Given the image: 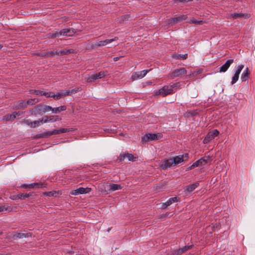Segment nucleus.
I'll return each mask as SVG.
<instances>
[{
  "label": "nucleus",
  "mask_w": 255,
  "mask_h": 255,
  "mask_svg": "<svg viewBox=\"0 0 255 255\" xmlns=\"http://www.w3.org/2000/svg\"><path fill=\"white\" fill-rule=\"evenodd\" d=\"M2 232L1 231H0V235H2Z\"/></svg>",
  "instance_id": "obj_60"
},
{
  "label": "nucleus",
  "mask_w": 255,
  "mask_h": 255,
  "mask_svg": "<svg viewBox=\"0 0 255 255\" xmlns=\"http://www.w3.org/2000/svg\"><path fill=\"white\" fill-rule=\"evenodd\" d=\"M43 121L41 120V118L39 119L37 121H35L33 122V128H36L40 126L41 124H43Z\"/></svg>",
  "instance_id": "obj_37"
},
{
  "label": "nucleus",
  "mask_w": 255,
  "mask_h": 255,
  "mask_svg": "<svg viewBox=\"0 0 255 255\" xmlns=\"http://www.w3.org/2000/svg\"><path fill=\"white\" fill-rule=\"evenodd\" d=\"M43 187L44 185L42 183H34L28 184V188H41Z\"/></svg>",
  "instance_id": "obj_29"
},
{
  "label": "nucleus",
  "mask_w": 255,
  "mask_h": 255,
  "mask_svg": "<svg viewBox=\"0 0 255 255\" xmlns=\"http://www.w3.org/2000/svg\"><path fill=\"white\" fill-rule=\"evenodd\" d=\"M53 94L52 92H46L42 91V96H44L47 98L52 97L53 98Z\"/></svg>",
  "instance_id": "obj_46"
},
{
  "label": "nucleus",
  "mask_w": 255,
  "mask_h": 255,
  "mask_svg": "<svg viewBox=\"0 0 255 255\" xmlns=\"http://www.w3.org/2000/svg\"><path fill=\"white\" fill-rule=\"evenodd\" d=\"M199 183L196 182L187 185L185 187V191L188 192H191L194 191L199 186Z\"/></svg>",
  "instance_id": "obj_21"
},
{
  "label": "nucleus",
  "mask_w": 255,
  "mask_h": 255,
  "mask_svg": "<svg viewBox=\"0 0 255 255\" xmlns=\"http://www.w3.org/2000/svg\"><path fill=\"white\" fill-rule=\"evenodd\" d=\"M127 157L128 158L129 161H135L136 160L137 157H134L132 154L128 153H121L118 156V159L120 161H123L125 158Z\"/></svg>",
  "instance_id": "obj_9"
},
{
  "label": "nucleus",
  "mask_w": 255,
  "mask_h": 255,
  "mask_svg": "<svg viewBox=\"0 0 255 255\" xmlns=\"http://www.w3.org/2000/svg\"><path fill=\"white\" fill-rule=\"evenodd\" d=\"M250 15L247 13H234L231 14V17L233 19H237L241 17L249 18Z\"/></svg>",
  "instance_id": "obj_20"
},
{
  "label": "nucleus",
  "mask_w": 255,
  "mask_h": 255,
  "mask_svg": "<svg viewBox=\"0 0 255 255\" xmlns=\"http://www.w3.org/2000/svg\"><path fill=\"white\" fill-rule=\"evenodd\" d=\"M31 236H32V234L30 233H18L14 235V237H16L17 238H19V239H21L23 238L31 237Z\"/></svg>",
  "instance_id": "obj_23"
},
{
  "label": "nucleus",
  "mask_w": 255,
  "mask_h": 255,
  "mask_svg": "<svg viewBox=\"0 0 255 255\" xmlns=\"http://www.w3.org/2000/svg\"><path fill=\"white\" fill-rule=\"evenodd\" d=\"M193 246H185L184 247L179 249L177 250V254H182L184 253V252H186L187 251L190 250L192 248Z\"/></svg>",
  "instance_id": "obj_27"
},
{
  "label": "nucleus",
  "mask_w": 255,
  "mask_h": 255,
  "mask_svg": "<svg viewBox=\"0 0 255 255\" xmlns=\"http://www.w3.org/2000/svg\"><path fill=\"white\" fill-rule=\"evenodd\" d=\"M74 52V50L73 49H64L63 50H61L59 51H56L55 52H50L47 53V54H50V55H53L54 54L58 55H64L68 54L73 53Z\"/></svg>",
  "instance_id": "obj_10"
},
{
  "label": "nucleus",
  "mask_w": 255,
  "mask_h": 255,
  "mask_svg": "<svg viewBox=\"0 0 255 255\" xmlns=\"http://www.w3.org/2000/svg\"><path fill=\"white\" fill-rule=\"evenodd\" d=\"M18 194H17V195H13L10 196V198L11 200H16L18 199Z\"/></svg>",
  "instance_id": "obj_50"
},
{
  "label": "nucleus",
  "mask_w": 255,
  "mask_h": 255,
  "mask_svg": "<svg viewBox=\"0 0 255 255\" xmlns=\"http://www.w3.org/2000/svg\"><path fill=\"white\" fill-rule=\"evenodd\" d=\"M176 0L177 1H179V2H188V1H191L192 0Z\"/></svg>",
  "instance_id": "obj_55"
},
{
  "label": "nucleus",
  "mask_w": 255,
  "mask_h": 255,
  "mask_svg": "<svg viewBox=\"0 0 255 255\" xmlns=\"http://www.w3.org/2000/svg\"><path fill=\"white\" fill-rule=\"evenodd\" d=\"M59 36L60 35L59 34V32L57 31L55 32L49 33L48 34V37L51 38H54L57 37H59Z\"/></svg>",
  "instance_id": "obj_39"
},
{
  "label": "nucleus",
  "mask_w": 255,
  "mask_h": 255,
  "mask_svg": "<svg viewBox=\"0 0 255 255\" xmlns=\"http://www.w3.org/2000/svg\"><path fill=\"white\" fill-rule=\"evenodd\" d=\"M97 80V78L95 74L92 75L86 78V80L88 83H92Z\"/></svg>",
  "instance_id": "obj_35"
},
{
  "label": "nucleus",
  "mask_w": 255,
  "mask_h": 255,
  "mask_svg": "<svg viewBox=\"0 0 255 255\" xmlns=\"http://www.w3.org/2000/svg\"><path fill=\"white\" fill-rule=\"evenodd\" d=\"M30 196H31L30 193H28V194L19 193V194H18V199L24 200L26 198H28Z\"/></svg>",
  "instance_id": "obj_38"
},
{
  "label": "nucleus",
  "mask_w": 255,
  "mask_h": 255,
  "mask_svg": "<svg viewBox=\"0 0 255 255\" xmlns=\"http://www.w3.org/2000/svg\"><path fill=\"white\" fill-rule=\"evenodd\" d=\"M2 47V46L0 44V49Z\"/></svg>",
  "instance_id": "obj_61"
},
{
  "label": "nucleus",
  "mask_w": 255,
  "mask_h": 255,
  "mask_svg": "<svg viewBox=\"0 0 255 255\" xmlns=\"http://www.w3.org/2000/svg\"><path fill=\"white\" fill-rule=\"evenodd\" d=\"M239 78V75L238 74L235 73L232 79L231 84L234 85L235 83H236L238 80Z\"/></svg>",
  "instance_id": "obj_41"
},
{
  "label": "nucleus",
  "mask_w": 255,
  "mask_h": 255,
  "mask_svg": "<svg viewBox=\"0 0 255 255\" xmlns=\"http://www.w3.org/2000/svg\"><path fill=\"white\" fill-rule=\"evenodd\" d=\"M14 116H15V118L16 116H19L23 114L22 112L18 111V112H13Z\"/></svg>",
  "instance_id": "obj_53"
},
{
  "label": "nucleus",
  "mask_w": 255,
  "mask_h": 255,
  "mask_svg": "<svg viewBox=\"0 0 255 255\" xmlns=\"http://www.w3.org/2000/svg\"><path fill=\"white\" fill-rule=\"evenodd\" d=\"M187 16L186 15H176L168 20L169 23H177L182 20H186Z\"/></svg>",
  "instance_id": "obj_12"
},
{
  "label": "nucleus",
  "mask_w": 255,
  "mask_h": 255,
  "mask_svg": "<svg viewBox=\"0 0 255 255\" xmlns=\"http://www.w3.org/2000/svg\"><path fill=\"white\" fill-rule=\"evenodd\" d=\"M86 189H88V188H84L83 187H80L77 189L72 190L70 194L71 195H77L81 194H84L87 193V192L86 191Z\"/></svg>",
  "instance_id": "obj_18"
},
{
  "label": "nucleus",
  "mask_w": 255,
  "mask_h": 255,
  "mask_svg": "<svg viewBox=\"0 0 255 255\" xmlns=\"http://www.w3.org/2000/svg\"><path fill=\"white\" fill-rule=\"evenodd\" d=\"M244 67V65L243 64H241L239 65L237 67V69L236 70L235 73L240 75L241 72L243 69Z\"/></svg>",
  "instance_id": "obj_43"
},
{
  "label": "nucleus",
  "mask_w": 255,
  "mask_h": 255,
  "mask_svg": "<svg viewBox=\"0 0 255 255\" xmlns=\"http://www.w3.org/2000/svg\"><path fill=\"white\" fill-rule=\"evenodd\" d=\"M157 139V135L155 133H146L141 137V140L142 142H146L149 140H154Z\"/></svg>",
  "instance_id": "obj_13"
},
{
  "label": "nucleus",
  "mask_w": 255,
  "mask_h": 255,
  "mask_svg": "<svg viewBox=\"0 0 255 255\" xmlns=\"http://www.w3.org/2000/svg\"><path fill=\"white\" fill-rule=\"evenodd\" d=\"M75 33V30L73 28H65L59 32L60 36H72Z\"/></svg>",
  "instance_id": "obj_11"
},
{
  "label": "nucleus",
  "mask_w": 255,
  "mask_h": 255,
  "mask_svg": "<svg viewBox=\"0 0 255 255\" xmlns=\"http://www.w3.org/2000/svg\"><path fill=\"white\" fill-rule=\"evenodd\" d=\"M186 73L187 70L185 68H177L169 73L168 77L171 79H173L175 78L181 77Z\"/></svg>",
  "instance_id": "obj_1"
},
{
  "label": "nucleus",
  "mask_w": 255,
  "mask_h": 255,
  "mask_svg": "<svg viewBox=\"0 0 255 255\" xmlns=\"http://www.w3.org/2000/svg\"><path fill=\"white\" fill-rule=\"evenodd\" d=\"M195 167H195V165H194V163H193L191 165H190V166H189L188 167H187L186 170V171H189V170H191V169H194V168H195Z\"/></svg>",
  "instance_id": "obj_52"
},
{
  "label": "nucleus",
  "mask_w": 255,
  "mask_h": 255,
  "mask_svg": "<svg viewBox=\"0 0 255 255\" xmlns=\"http://www.w3.org/2000/svg\"><path fill=\"white\" fill-rule=\"evenodd\" d=\"M234 62V60L231 59L228 60L226 62L220 67V72H225L229 68L230 65Z\"/></svg>",
  "instance_id": "obj_16"
},
{
  "label": "nucleus",
  "mask_w": 255,
  "mask_h": 255,
  "mask_svg": "<svg viewBox=\"0 0 255 255\" xmlns=\"http://www.w3.org/2000/svg\"><path fill=\"white\" fill-rule=\"evenodd\" d=\"M110 189L112 191H116L119 189H121L122 188L120 185L117 184H111L110 185Z\"/></svg>",
  "instance_id": "obj_36"
},
{
  "label": "nucleus",
  "mask_w": 255,
  "mask_h": 255,
  "mask_svg": "<svg viewBox=\"0 0 255 255\" xmlns=\"http://www.w3.org/2000/svg\"><path fill=\"white\" fill-rule=\"evenodd\" d=\"M201 159H202L203 160L202 162L204 164V165L209 163L211 162L212 161V158L210 156H204V157L201 158Z\"/></svg>",
  "instance_id": "obj_34"
},
{
  "label": "nucleus",
  "mask_w": 255,
  "mask_h": 255,
  "mask_svg": "<svg viewBox=\"0 0 255 255\" xmlns=\"http://www.w3.org/2000/svg\"><path fill=\"white\" fill-rule=\"evenodd\" d=\"M60 133H65V132H72L76 130V128H60Z\"/></svg>",
  "instance_id": "obj_33"
},
{
  "label": "nucleus",
  "mask_w": 255,
  "mask_h": 255,
  "mask_svg": "<svg viewBox=\"0 0 255 255\" xmlns=\"http://www.w3.org/2000/svg\"><path fill=\"white\" fill-rule=\"evenodd\" d=\"M179 85V83H176L172 85H171L170 88H172V90H173V88L177 87Z\"/></svg>",
  "instance_id": "obj_54"
},
{
  "label": "nucleus",
  "mask_w": 255,
  "mask_h": 255,
  "mask_svg": "<svg viewBox=\"0 0 255 255\" xmlns=\"http://www.w3.org/2000/svg\"><path fill=\"white\" fill-rule=\"evenodd\" d=\"M118 38L117 37H115L114 38L110 39H106L103 41H100L97 43L95 44V47H100L103 46H105L108 44H109L114 41L117 40Z\"/></svg>",
  "instance_id": "obj_15"
},
{
  "label": "nucleus",
  "mask_w": 255,
  "mask_h": 255,
  "mask_svg": "<svg viewBox=\"0 0 255 255\" xmlns=\"http://www.w3.org/2000/svg\"><path fill=\"white\" fill-rule=\"evenodd\" d=\"M4 211H8L10 212L13 211V208L8 206H0V212Z\"/></svg>",
  "instance_id": "obj_31"
},
{
  "label": "nucleus",
  "mask_w": 255,
  "mask_h": 255,
  "mask_svg": "<svg viewBox=\"0 0 255 255\" xmlns=\"http://www.w3.org/2000/svg\"><path fill=\"white\" fill-rule=\"evenodd\" d=\"M23 122L27 125L30 126L31 128H33V122L30 120H24Z\"/></svg>",
  "instance_id": "obj_48"
},
{
  "label": "nucleus",
  "mask_w": 255,
  "mask_h": 255,
  "mask_svg": "<svg viewBox=\"0 0 255 255\" xmlns=\"http://www.w3.org/2000/svg\"><path fill=\"white\" fill-rule=\"evenodd\" d=\"M250 74L251 72L249 68L247 67L241 75V79L242 81H248Z\"/></svg>",
  "instance_id": "obj_19"
},
{
  "label": "nucleus",
  "mask_w": 255,
  "mask_h": 255,
  "mask_svg": "<svg viewBox=\"0 0 255 255\" xmlns=\"http://www.w3.org/2000/svg\"><path fill=\"white\" fill-rule=\"evenodd\" d=\"M60 128L59 129H53V134H60Z\"/></svg>",
  "instance_id": "obj_51"
},
{
  "label": "nucleus",
  "mask_w": 255,
  "mask_h": 255,
  "mask_svg": "<svg viewBox=\"0 0 255 255\" xmlns=\"http://www.w3.org/2000/svg\"><path fill=\"white\" fill-rule=\"evenodd\" d=\"M38 102H39V100L37 99H29L26 102H25L26 107L27 108L28 105L32 106L36 104Z\"/></svg>",
  "instance_id": "obj_28"
},
{
  "label": "nucleus",
  "mask_w": 255,
  "mask_h": 255,
  "mask_svg": "<svg viewBox=\"0 0 255 255\" xmlns=\"http://www.w3.org/2000/svg\"><path fill=\"white\" fill-rule=\"evenodd\" d=\"M111 228H109V229L107 230V231H108V232H110V231L111 230Z\"/></svg>",
  "instance_id": "obj_59"
},
{
  "label": "nucleus",
  "mask_w": 255,
  "mask_h": 255,
  "mask_svg": "<svg viewBox=\"0 0 255 255\" xmlns=\"http://www.w3.org/2000/svg\"><path fill=\"white\" fill-rule=\"evenodd\" d=\"M66 110L65 106H61L57 108H52V112L54 114L60 113L61 111H64Z\"/></svg>",
  "instance_id": "obj_22"
},
{
  "label": "nucleus",
  "mask_w": 255,
  "mask_h": 255,
  "mask_svg": "<svg viewBox=\"0 0 255 255\" xmlns=\"http://www.w3.org/2000/svg\"><path fill=\"white\" fill-rule=\"evenodd\" d=\"M95 75H96L97 79H101L104 77L106 75L104 72H100L98 73L95 74Z\"/></svg>",
  "instance_id": "obj_45"
},
{
  "label": "nucleus",
  "mask_w": 255,
  "mask_h": 255,
  "mask_svg": "<svg viewBox=\"0 0 255 255\" xmlns=\"http://www.w3.org/2000/svg\"><path fill=\"white\" fill-rule=\"evenodd\" d=\"M219 134V131L217 129H214L208 132L203 140L204 144H207Z\"/></svg>",
  "instance_id": "obj_2"
},
{
  "label": "nucleus",
  "mask_w": 255,
  "mask_h": 255,
  "mask_svg": "<svg viewBox=\"0 0 255 255\" xmlns=\"http://www.w3.org/2000/svg\"><path fill=\"white\" fill-rule=\"evenodd\" d=\"M13 110H18L21 108H26L25 102L23 100L14 102L12 106Z\"/></svg>",
  "instance_id": "obj_14"
},
{
  "label": "nucleus",
  "mask_w": 255,
  "mask_h": 255,
  "mask_svg": "<svg viewBox=\"0 0 255 255\" xmlns=\"http://www.w3.org/2000/svg\"><path fill=\"white\" fill-rule=\"evenodd\" d=\"M0 255H11V254L10 253H8L6 254H0Z\"/></svg>",
  "instance_id": "obj_58"
},
{
  "label": "nucleus",
  "mask_w": 255,
  "mask_h": 255,
  "mask_svg": "<svg viewBox=\"0 0 255 255\" xmlns=\"http://www.w3.org/2000/svg\"><path fill=\"white\" fill-rule=\"evenodd\" d=\"M202 161H203L202 160V159L200 158V159H198V160H197L196 161H195L194 163L195 167H196L201 166L204 165V164L203 163Z\"/></svg>",
  "instance_id": "obj_42"
},
{
  "label": "nucleus",
  "mask_w": 255,
  "mask_h": 255,
  "mask_svg": "<svg viewBox=\"0 0 255 255\" xmlns=\"http://www.w3.org/2000/svg\"><path fill=\"white\" fill-rule=\"evenodd\" d=\"M53 134V130L47 131L38 135L39 137H46Z\"/></svg>",
  "instance_id": "obj_32"
},
{
  "label": "nucleus",
  "mask_w": 255,
  "mask_h": 255,
  "mask_svg": "<svg viewBox=\"0 0 255 255\" xmlns=\"http://www.w3.org/2000/svg\"><path fill=\"white\" fill-rule=\"evenodd\" d=\"M56 194L55 191H50V192H46L43 193V194L46 196L51 197V196H54V195Z\"/></svg>",
  "instance_id": "obj_47"
},
{
  "label": "nucleus",
  "mask_w": 255,
  "mask_h": 255,
  "mask_svg": "<svg viewBox=\"0 0 255 255\" xmlns=\"http://www.w3.org/2000/svg\"><path fill=\"white\" fill-rule=\"evenodd\" d=\"M41 120L43 121V123H46L48 122H55L61 120V118L59 116L52 115V116H45L41 118Z\"/></svg>",
  "instance_id": "obj_8"
},
{
  "label": "nucleus",
  "mask_w": 255,
  "mask_h": 255,
  "mask_svg": "<svg viewBox=\"0 0 255 255\" xmlns=\"http://www.w3.org/2000/svg\"><path fill=\"white\" fill-rule=\"evenodd\" d=\"M172 166L174 165L172 158L163 159L159 164V167L163 170H166Z\"/></svg>",
  "instance_id": "obj_5"
},
{
  "label": "nucleus",
  "mask_w": 255,
  "mask_h": 255,
  "mask_svg": "<svg viewBox=\"0 0 255 255\" xmlns=\"http://www.w3.org/2000/svg\"><path fill=\"white\" fill-rule=\"evenodd\" d=\"M29 114L32 116L43 115V111H42V105L41 104H38L34 106L29 110Z\"/></svg>",
  "instance_id": "obj_7"
},
{
  "label": "nucleus",
  "mask_w": 255,
  "mask_h": 255,
  "mask_svg": "<svg viewBox=\"0 0 255 255\" xmlns=\"http://www.w3.org/2000/svg\"><path fill=\"white\" fill-rule=\"evenodd\" d=\"M177 201L178 200L176 197L170 198L166 202L162 203L161 207L163 209L166 208L167 207L170 206L172 203Z\"/></svg>",
  "instance_id": "obj_17"
},
{
  "label": "nucleus",
  "mask_w": 255,
  "mask_h": 255,
  "mask_svg": "<svg viewBox=\"0 0 255 255\" xmlns=\"http://www.w3.org/2000/svg\"><path fill=\"white\" fill-rule=\"evenodd\" d=\"M173 93V90L172 88H170L168 86H164L163 88L158 90L156 92V95H161L164 97L168 95H170Z\"/></svg>",
  "instance_id": "obj_6"
},
{
  "label": "nucleus",
  "mask_w": 255,
  "mask_h": 255,
  "mask_svg": "<svg viewBox=\"0 0 255 255\" xmlns=\"http://www.w3.org/2000/svg\"><path fill=\"white\" fill-rule=\"evenodd\" d=\"M188 22L190 24H195L198 25H202L205 23L203 20H198L196 19L194 17L191 18Z\"/></svg>",
  "instance_id": "obj_26"
},
{
  "label": "nucleus",
  "mask_w": 255,
  "mask_h": 255,
  "mask_svg": "<svg viewBox=\"0 0 255 255\" xmlns=\"http://www.w3.org/2000/svg\"><path fill=\"white\" fill-rule=\"evenodd\" d=\"M78 90H72L71 91L66 90L64 92H60L57 93L56 94H53V98L57 100L66 96L70 95L73 93H76Z\"/></svg>",
  "instance_id": "obj_3"
},
{
  "label": "nucleus",
  "mask_w": 255,
  "mask_h": 255,
  "mask_svg": "<svg viewBox=\"0 0 255 255\" xmlns=\"http://www.w3.org/2000/svg\"><path fill=\"white\" fill-rule=\"evenodd\" d=\"M172 159L174 165H175L183 161V157L182 156H176Z\"/></svg>",
  "instance_id": "obj_25"
},
{
  "label": "nucleus",
  "mask_w": 255,
  "mask_h": 255,
  "mask_svg": "<svg viewBox=\"0 0 255 255\" xmlns=\"http://www.w3.org/2000/svg\"><path fill=\"white\" fill-rule=\"evenodd\" d=\"M187 53L185 54H174L172 55V57L175 59L185 60L187 59Z\"/></svg>",
  "instance_id": "obj_24"
},
{
  "label": "nucleus",
  "mask_w": 255,
  "mask_h": 255,
  "mask_svg": "<svg viewBox=\"0 0 255 255\" xmlns=\"http://www.w3.org/2000/svg\"><path fill=\"white\" fill-rule=\"evenodd\" d=\"M151 69L144 70L139 72H133L131 76L132 81L137 80L143 78Z\"/></svg>",
  "instance_id": "obj_4"
},
{
  "label": "nucleus",
  "mask_w": 255,
  "mask_h": 255,
  "mask_svg": "<svg viewBox=\"0 0 255 255\" xmlns=\"http://www.w3.org/2000/svg\"><path fill=\"white\" fill-rule=\"evenodd\" d=\"M21 187L23 188H28V184H24L21 186Z\"/></svg>",
  "instance_id": "obj_56"
},
{
  "label": "nucleus",
  "mask_w": 255,
  "mask_h": 255,
  "mask_svg": "<svg viewBox=\"0 0 255 255\" xmlns=\"http://www.w3.org/2000/svg\"><path fill=\"white\" fill-rule=\"evenodd\" d=\"M52 107H51L50 106H47V105L43 106L42 105V111H43V114L46 112L50 111L52 112Z\"/></svg>",
  "instance_id": "obj_40"
},
{
  "label": "nucleus",
  "mask_w": 255,
  "mask_h": 255,
  "mask_svg": "<svg viewBox=\"0 0 255 255\" xmlns=\"http://www.w3.org/2000/svg\"><path fill=\"white\" fill-rule=\"evenodd\" d=\"M129 17H130L129 14H126V15H122L121 17V19L122 21H124V20H128Z\"/></svg>",
  "instance_id": "obj_49"
},
{
  "label": "nucleus",
  "mask_w": 255,
  "mask_h": 255,
  "mask_svg": "<svg viewBox=\"0 0 255 255\" xmlns=\"http://www.w3.org/2000/svg\"><path fill=\"white\" fill-rule=\"evenodd\" d=\"M14 119H15V116H14L13 112L11 114H7L2 117V120L5 121H8Z\"/></svg>",
  "instance_id": "obj_30"
},
{
  "label": "nucleus",
  "mask_w": 255,
  "mask_h": 255,
  "mask_svg": "<svg viewBox=\"0 0 255 255\" xmlns=\"http://www.w3.org/2000/svg\"><path fill=\"white\" fill-rule=\"evenodd\" d=\"M120 58L119 57H115L114 58L113 60L114 61H117L118 60H119L120 59Z\"/></svg>",
  "instance_id": "obj_57"
},
{
  "label": "nucleus",
  "mask_w": 255,
  "mask_h": 255,
  "mask_svg": "<svg viewBox=\"0 0 255 255\" xmlns=\"http://www.w3.org/2000/svg\"><path fill=\"white\" fill-rule=\"evenodd\" d=\"M42 91L41 90H32L30 91V93L36 95L42 96Z\"/></svg>",
  "instance_id": "obj_44"
}]
</instances>
